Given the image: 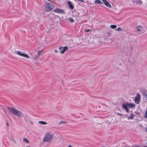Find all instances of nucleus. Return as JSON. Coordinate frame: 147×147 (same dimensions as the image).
Returning <instances> with one entry per match:
<instances>
[{"instance_id": "nucleus-1", "label": "nucleus", "mask_w": 147, "mask_h": 147, "mask_svg": "<svg viewBox=\"0 0 147 147\" xmlns=\"http://www.w3.org/2000/svg\"><path fill=\"white\" fill-rule=\"evenodd\" d=\"M8 109L10 112L15 116L21 117L23 115L21 112L14 108L8 107Z\"/></svg>"}, {"instance_id": "nucleus-2", "label": "nucleus", "mask_w": 147, "mask_h": 147, "mask_svg": "<svg viewBox=\"0 0 147 147\" xmlns=\"http://www.w3.org/2000/svg\"><path fill=\"white\" fill-rule=\"evenodd\" d=\"M52 138V136L50 133L47 134L45 137L44 138L43 141L45 142H48Z\"/></svg>"}, {"instance_id": "nucleus-3", "label": "nucleus", "mask_w": 147, "mask_h": 147, "mask_svg": "<svg viewBox=\"0 0 147 147\" xmlns=\"http://www.w3.org/2000/svg\"><path fill=\"white\" fill-rule=\"evenodd\" d=\"M53 11L58 13H61L62 14H64L65 13V12L64 10L60 9L59 8L55 9L53 10Z\"/></svg>"}, {"instance_id": "nucleus-4", "label": "nucleus", "mask_w": 147, "mask_h": 147, "mask_svg": "<svg viewBox=\"0 0 147 147\" xmlns=\"http://www.w3.org/2000/svg\"><path fill=\"white\" fill-rule=\"evenodd\" d=\"M140 98V95L139 93H138L134 100V101L136 104H138L139 103Z\"/></svg>"}, {"instance_id": "nucleus-5", "label": "nucleus", "mask_w": 147, "mask_h": 147, "mask_svg": "<svg viewBox=\"0 0 147 147\" xmlns=\"http://www.w3.org/2000/svg\"><path fill=\"white\" fill-rule=\"evenodd\" d=\"M17 54L19 56H22L26 58H29V56L27 54L22 53L19 51L17 52Z\"/></svg>"}, {"instance_id": "nucleus-6", "label": "nucleus", "mask_w": 147, "mask_h": 147, "mask_svg": "<svg viewBox=\"0 0 147 147\" xmlns=\"http://www.w3.org/2000/svg\"><path fill=\"white\" fill-rule=\"evenodd\" d=\"M128 105H127V103L126 104L123 103L122 105L123 107L125 109L127 112L128 113L129 111V110L128 107Z\"/></svg>"}, {"instance_id": "nucleus-7", "label": "nucleus", "mask_w": 147, "mask_h": 147, "mask_svg": "<svg viewBox=\"0 0 147 147\" xmlns=\"http://www.w3.org/2000/svg\"><path fill=\"white\" fill-rule=\"evenodd\" d=\"M104 4L107 6L108 7L110 8H111V6L110 4L108 2L107 0H102Z\"/></svg>"}, {"instance_id": "nucleus-8", "label": "nucleus", "mask_w": 147, "mask_h": 147, "mask_svg": "<svg viewBox=\"0 0 147 147\" xmlns=\"http://www.w3.org/2000/svg\"><path fill=\"white\" fill-rule=\"evenodd\" d=\"M45 9L47 11H49L53 9V7H51L47 4L45 7Z\"/></svg>"}, {"instance_id": "nucleus-9", "label": "nucleus", "mask_w": 147, "mask_h": 147, "mask_svg": "<svg viewBox=\"0 0 147 147\" xmlns=\"http://www.w3.org/2000/svg\"><path fill=\"white\" fill-rule=\"evenodd\" d=\"M67 3L69 6V7L71 9H73L74 8V6L72 5L71 2L69 1H68Z\"/></svg>"}, {"instance_id": "nucleus-10", "label": "nucleus", "mask_w": 147, "mask_h": 147, "mask_svg": "<svg viewBox=\"0 0 147 147\" xmlns=\"http://www.w3.org/2000/svg\"><path fill=\"white\" fill-rule=\"evenodd\" d=\"M63 49L60 52L61 53H63L66 51H67L68 49V47L67 46H65L63 47Z\"/></svg>"}, {"instance_id": "nucleus-11", "label": "nucleus", "mask_w": 147, "mask_h": 147, "mask_svg": "<svg viewBox=\"0 0 147 147\" xmlns=\"http://www.w3.org/2000/svg\"><path fill=\"white\" fill-rule=\"evenodd\" d=\"M127 105H128L129 107L130 108H133L135 106V104L131 103H127Z\"/></svg>"}, {"instance_id": "nucleus-12", "label": "nucleus", "mask_w": 147, "mask_h": 147, "mask_svg": "<svg viewBox=\"0 0 147 147\" xmlns=\"http://www.w3.org/2000/svg\"><path fill=\"white\" fill-rule=\"evenodd\" d=\"M95 3L99 4H102V2L100 0H96L95 1Z\"/></svg>"}, {"instance_id": "nucleus-13", "label": "nucleus", "mask_w": 147, "mask_h": 147, "mask_svg": "<svg viewBox=\"0 0 147 147\" xmlns=\"http://www.w3.org/2000/svg\"><path fill=\"white\" fill-rule=\"evenodd\" d=\"M47 4L48 5H49V6H50L51 7H52L53 9L54 7V6L53 5V4L51 3H48Z\"/></svg>"}, {"instance_id": "nucleus-14", "label": "nucleus", "mask_w": 147, "mask_h": 147, "mask_svg": "<svg viewBox=\"0 0 147 147\" xmlns=\"http://www.w3.org/2000/svg\"><path fill=\"white\" fill-rule=\"evenodd\" d=\"M117 27L116 25H111L110 28L112 29H115Z\"/></svg>"}, {"instance_id": "nucleus-15", "label": "nucleus", "mask_w": 147, "mask_h": 147, "mask_svg": "<svg viewBox=\"0 0 147 147\" xmlns=\"http://www.w3.org/2000/svg\"><path fill=\"white\" fill-rule=\"evenodd\" d=\"M23 141L26 143H28L29 142V141L25 138H24Z\"/></svg>"}, {"instance_id": "nucleus-16", "label": "nucleus", "mask_w": 147, "mask_h": 147, "mask_svg": "<svg viewBox=\"0 0 147 147\" xmlns=\"http://www.w3.org/2000/svg\"><path fill=\"white\" fill-rule=\"evenodd\" d=\"M137 28L136 29V30L137 31H139L140 30V28H141L142 27V26H138L136 27Z\"/></svg>"}, {"instance_id": "nucleus-17", "label": "nucleus", "mask_w": 147, "mask_h": 147, "mask_svg": "<svg viewBox=\"0 0 147 147\" xmlns=\"http://www.w3.org/2000/svg\"><path fill=\"white\" fill-rule=\"evenodd\" d=\"M38 123H39L42 124H47V123H46L44 121H40L38 122Z\"/></svg>"}, {"instance_id": "nucleus-18", "label": "nucleus", "mask_w": 147, "mask_h": 147, "mask_svg": "<svg viewBox=\"0 0 147 147\" xmlns=\"http://www.w3.org/2000/svg\"><path fill=\"white\" fill-rule=\"evenodd\" d=\"M135 116V115H133L132 114V113H131L130 114V118L131 119H133L134 118L133 116Z\"/></svg>"}, {"instance_id": "nucleus-19", "label": "nucleus", "mask_w": 147, "mask_h": 147, "mask_svg": "<svg viewBox=\"0 0 147 147\" xmlns=\"http://www.w3.org/2000/svg\"><path fill=\"white\" fill-rule=\"evenodd\" d=\"M39 56H38V55H36L34 56V58L35 59H37L38 58Z\"/></svg>"}, {"instance_id": "nucleus-20", "label": "nucleus", "mask_w": 147, "mask_h": 147, "mask_svg": "<svg viewBox=\"0 0 147 147\" xmlns=\"http://www.w3.org/2000/svg\"><path fill=\"white\" fill-rule=\"evenodd\" d=\"M69 20L71 23H72L74 22V20L72 18H69Z\"/></svg>"}, {"instance_id": "nucleus-21", "label": "nucleus", "mask_w": 147, "mask_h": 147, "mask_svg": "<svg viewBox=\"0 0 147 147\" xmlns=\"http://www.w3.org/2000/svg\"><path fill=\"white\" fill-rule=\"evenodd\" d=\"M66 123V121H61L59 122V124H60L61 123Z\"/></svg>"}, {"instance_id": "nucleus-22", "label": "nucleus", "mask_w": 147, "mask_h": 147, "mask_svg": "<svg viewBox=\"0 0 147 147\" xmlns=\"http://www.w3.org/2000/svg\"><path fill=\"white\" fill-rule=\"evenodd\" d=\"M42 51V50H41L38 52V54H37V55H38V56H40V54L41 53Z\"/></svg>"}, {"instance_id": "nucleus-23", "label": "nucleus", "mask_w": 147, "mask_h": 147, "mask_svg": "<svg viewBox=\"0 0 147 147\" xmlns=\"http://www.w3.org/2000/svg\"><path fill=\"white\" fill-rule=\"evenodd\" d=\"M115 30H118L119 31H121V28L120 27H118L117 29H116Z\"/></svg>"}, {"instance_id": "nucleus-24", "label": "nucleus", "mask_w": 147, "mask_h": 147, "mask_svg": "<svg viewBox=\"0 0 147 147\" xmlns=\"http://www.w3.org/2000/svg\"><path fill=\"white\" fill-rule=\"evenodd\" d=\"M144 97L146 100H147V94H144Z\"/></svg>"}, {"instance_id": "nucleus-25", "label": "nucleus", "mask_w": 147, "mask_h": 147, "mask_svg": "<svg viewBox=\"0 0 147 147\" xmlns=\"http://www.w3.org/2000/svg\"><path fill=\"white\" fill-rule=\"evenodd\" d=\"M144 117L145 118H147V113H145L144 115Z\"/></svg>"}, {"instance_id": "nucleus-26", "label": "nucleus", "mask_w": 147, "mask_h": 147, "mask_svg": "<svg viewBox=\"0 0 147 147\" xmlns=\"http://www.w3.org/2000/svg\"><path fill=\"white\" fill-rule=\"evenodd\" d=\"M78 1H80L81 2L85 3L84 1L83 0H78Z\"/></svg>"}, {"instance_id": "nucleus-27", "label": "nucleus", "mask_w": 147, "mask_h": 147, "mask_svg": "<svg viewBox=\"0 0 147 147\" xmlns=\"http://www.w3.org/2000/svg\"><path fill=\"white\" fill-rule=\"evenodd\" d=\"M78 1H80L81 2L85 3L84 1L83 0H78Z\"/></svg>"}, {"instance_id": "nucleus-28", "label": "nucleus", "mask_w": 147, "mask_h": 147, "mask_svg": "<svg viewBox=\"0 0 147 147\" xmlns=\"http://www.w3.org/2000/svg\"><path fill=\"white\" fill-rule=\"evenodd\" d=\"M117 114L119 116H123V115L120 113H117Z\"/></svg>"}, {"instance_id": "nucleus-29", "label": "nucleus", "mask_w": 147, "mask_h": 147, "mask_svg": "<svg viewBox=\"0 0 147 147\" xmlns=\"http://www.w3.org/2000/svg\"><path fill=\"white\" fill-rule=\"evenodd\" d=\"M90 31V30L89 29H87V30H85V32H89Z\"/></svg>"}, {"instance_id": "nucleus-30", "label": "nucleus", "mask_w": 147, "mask_h": 147, "mask_svg": "<svg viewBox=\"0 0 147 147\" xmlns=\"http://www.w3.org/2000/svg\"><path fill=\"white\" fill-rule=\"evenodd\" d=\"M63 47H60L59 48V50H61L62 49H63Z\"/></svg>"}, {"instance_id": "nucleus-31", "label": "nucleus", "mask_w": 147, "mask_h": 147, "mask_svg": "<svg viewBox=\"0 0 147 147\" xmlns=\"http://www.w3.org/2000/svg\"><path fill=\"white\" fill-rule=\"evenodd\" d=\"M6 125H7V126L8 127L9 126V124L7 122L6 123Z\"/></svg>"}, {"instance_id": "nucleus-32", "label": "nucleus", "mask_w": 147, "mask_h": 147, "mask_svg": "<svg viewBox=\"0 0 147 147\" xmlns=\"http://www.w3.org/2000/svg\"><path fill=\"white\" fill-rule=\"evenodd\" d=\"M133 147H140L139 146H134Z\"/></svg>"}, {"instance_id": "nucleus-33", "label": "nucleus", "mask_w": 147, "mask_h": 147, "mask_svg": "<svg viewBox=\"0 0 147 147\" xmlns=\"http://www.w3.org/2000/svg\"><path fill=\"white\" fill-rule=\"evenodd\" d=\"M54 51H55V53H57V50H55Z\"/></svg>"}, {"instance_id": "nucleus-34", "label": "nucleus", "mask_w": 147, "mask_h": 147, "mask_svg": "<svg viewBox=\"0 0 147 147\" xmlns=\"http://www.w3.org/2000/svg\"><path fill=\"white\" fill-rule=\"evenodd\" d=\"M140 3H142V1H140Z\"/></svg>"}, {"instance_id": "nucleus-35", "label": "nucleus", "mask_w": 147, "mask_h": 147, "mask_svg": "<svg viewBox=\"0 0 147 147\" xmlns=\"http://www.w3.org/2000/svg\"><path fill=\"white\" fill-rule=\"evenodd\" d=\"M68 147H72L70 145H69Z\"/></svg>"}, {"instance_id": "nucleus-36", "label": "nucleus", "mask_w": 147, "mask_h": 147, "mask_svg": "<svg viewBox=\"0 0 147 147\" xmlns=\"http://www.w3.org/2000/svg\"><path fill=\"white\" fill-rule=\"evenodd\" d=\"M144 147H147V146H144Z\"/></svg>"}, {"instance_id": "nucleus-37", "label": "nucleus", "mask_w": 147, "mask_h": 147, "mask_svg": "<svg viewBox=\"0 0 147 147\" xmlns=\"http://www.w3.org/2000/svg\"><path fill=\"white\" fill-rule=\"evenodd\" d=\"M146 112L147 113V109H146Z\"/></svg>"}, {"instance_id": "nucleus-38", "label": "nucleus", "mask_w": 147, "mask_h": 147, "mask_svg": "<svg viewBox=\"0 0 147 147\" xmlns=\"http://www.w3.org/2000/svg\"><path fill=\"white\" fill-rule=\"evenodd\" d=\"M26 147H30V146H26Z\"/></svg>"}, {"instance_id": "nucleus-39", "label": "nucleus", "mask_w": 147, "mask_h": 147, "mask_svg": "<svg viewBox=\"0 0 147 147\" xmlns=\"http://www.w3.org/2000/svg\"><path fill=\"white\" fill-rule=\"evenodd\" d=\"M146 131L147 132V128H146Z\"/></svg>"}, {"instance_id": "nucleus-40", "label": "nucleus", "mask_w": 147, "mask_h": 147, "mask_svg": "<svg viewBox=\"0 0 147 147\" xmlns=\"http://www.w3.org/2000/svg\"><path fill=\"white\" fill-rule=\"evenodd\" d=\"M30 123H32V121H31V122H30Z\"/></svg>"}, {"instance_id": "nucleus-41", "label": "nucleus", "mask_w": 147, "mask_h": 147, "mask_svg": "<svg viewBox=\"0 0 147 147\" xmlns=\"http://www.w3.org/2000/svg\"><path fill=\"white\" fill-rule=\"evenodd\" d=\"M146 144L147 145V143H146Z\"/></svg>"}]
</instances>
